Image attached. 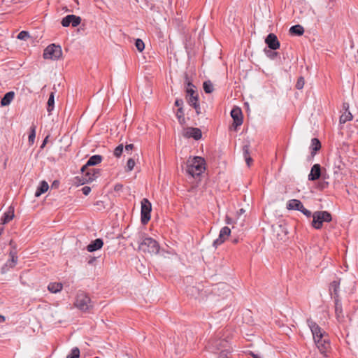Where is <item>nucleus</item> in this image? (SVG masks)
Instances as JSON below:
<instances>
[{
    "instance_id": "nucleus-1",
    "label": "nucleus",
    "mask_w": 358,
    "mask_h": 358,
    "mask_svg": "<svg viewBox=\"0 0 358 358\" xmlns=\"http://www.w3.org/2000/svg\"><path fill=\"white\" fill-rule=\"evenodd\" d=\"M204 169V159L201 157L190 158L187 162V172L192 177L200 176Z\"/></svg>"
},
{
    "instance_id": "nucleus-2",
    "label": "nucleus",
    "mask_w": 358,
    "mask_h": 358,
    "mask_svg": "<svg viewBox=\"0 0 358 358\" xmlns=\"http://www.w3.org/2000/svg\"><path fill=\"white\" fill-rule=\"evenodd\" d=\"M139 250L144 253L156 255L159 251V245L157 241L151 237H143L138 241Z\"/></svg>"
},
{
    "instance_id": "nucleus-3",
    "label": "nucleus",
    "mask_w": 358,
    "mask_h": 358,
    "mask_svg": "<svg viewBox=\"0 0 358 358\" xmlns=\"http://www.w3.org/2000/svg\"><path fill=\"white\" fill-rule=\"evenodd\" d=\"M332 216L330 213L325 210H317L313 213V221L311 225L315 229H320L323 222H330Z\"/></svg>"
},
{
    "instance_id": "nucleus-4",
    "label": "nucleus",
    "mask_w": 358,
    "mask_h": 358,
    "mask_svg": "<svg viewBox=\"0 0 358 358\" xmlns=\"http://www.w3.org/2000/svg\"><path fill=\"white\" fill-rule=\"evenodd\" d=\"M74 304L76 308L82 311L90 310L93 307L90 298L84 292L77 294Z\"/></svg>"
},
{
    "instance_id": "nucleus-5",
    "label": "nucleus",
    "mask_w": 358,
    "mask_h": 358,
    "mask_svg": "<svg viewBox=\"0 0 358 358\" xmlns=\"http://www.w3.org/2000/svg\"><path fill=\"white\" fill-rule=\"evenodd\" d=\"M43 56L45 59L57 60L62 56V48L59 45L50 44L45 48Z\"/></svg>"
},
{
    "instance_id": "nucleus-6",
    "label": "nucleus",
    "mask_w": 358,
    "mask_h": 358,
    "mask_svg": "<svg viewBox=\"0 0 358 358\" xmlns=\"http://www.w3.org/2000/svg\"><path fill=\"white\" fill-rule=\"evenodd\" d=\"M207 348L210 352L217 353L218 351L229 348V345L226 339L215 338L209 341Z\"/></svg>"
},
{
    "instance_id": "nucleus-7",
    "label": "nucleus",
    "mask_w": 358,
    "mask_h": 358,
    "mask_svg": "<svg viewBox=\"0 0 358 358\" xmlns=\"http://www.w3.org/2000/svg\"><path fill=\"white\" fill-rule=\"evenodd\" d=\"M141 220L142 224H147L150 220L152 205L148 199H143L141 202Z\"/></svg>"
},
{
    "instance_id": "nucleus-8",
    "label": "nucleus",
    "mask_w": 358,
    "mask_h": 358,
    "mask_svg": "<svg viewBox=\"0 0 358 358\" xmlns=\"http://www.w3.org/2000/svg\"><path fill=\"white\" fill-rule=\"evenodd\" d=\"M306 322L312 332L313 340L321 339L322 337L327 335L321 327L310 317L307 319Z\"/></svg>"
},
{
    "instance_id": "nucleus-9",
    "label": "nucleus",
    "mask_w": 358,
    "mask_h": 358,
    "mask_svg": "<svg viewBox=\"0 0 358 358\" xmlns=\"http://www.w3.org/2000/svg\"><path fill=\"white\" fill-rule=\"evenodd\" d=\"M82 180L81 184L89 183L94 180L100 175L99 169H87L84 173H82Z\"/></svg>"
},
{
    "instance_id": "nucleus-10",
    "label": "nucleus",
    "mask_w": 358,
    "mask_h": 358,
    "mask_svg": "<svg viewBox=\"0 0 358 358\" xmlns=\"http://www.w3.org/2000/svg\"><path fill=\"white\" fill-rule=\"evenodd\" d=\"M81 17L75 15H68L62 18L61 24L64 27L71 25L73 27H78L81 22Z\"/></svg>"
},
{
    "instance_id": "nucleus-11",
    "label": "nucleus",
    "mask_w": 358,
    "mask_h": 358,
    "mask_svg": "<svg viewBox=\"0 0 358 358\" xmlns=\"http://www.w3.org/2000/svg\"><path fill=\"white\" fill-rule=\"evenodd\" d=\"M315 345L321 354L326 355L330 349L331 345L327 335L321 338V339L314 340Z\"/></svg>"
},
{
    "instance_id": "nucleus-12",
    "label": "nucleus",
    "mask_w": 358,
    "mask_h": 358,
    "mask_svg": "<svg viewBox=\"0 0 358 358\" xmlns=\"http://www.w3.org/2000/svg\"><path fill=\"white\" fill-rule=\"evenodd\" d=\"M183 136L185 138H193L194 140H199L202 136V132L200 129L196 127H187L185 129Z\"/></svg>"
},
{
    "instance_id": "nucleus-13",
    "label": "nucleus",
    "mask_w": 358,
    "mask_h": 358,
    "mask_svg": "<svg viewBox=\"0 0 358 358\" xmlns=\"http://www.w3.org/2000/svg\"><path fill=\"white\" fill-rule=\"evenodd\" d=\"M231 116L234 120L233 125L236 128L243 124V113L240 108L234 107L231 111Z\"/></svg>"
},
{
    "instance_id": "nucleus-14",
    "label": "nucleus",
    "mask_w": 358,
    "mask_h": 358,
    "mask_svg": "<svg viewBox=\"0 0 358 358\" xmlns=\"http://www.w3.org/2000/svg\"><path fill=\"white\" fill-rule=\"evenodd\" d=\"M265 43L268 48L271 50H277L280 48V42L277 36L273 33L269 34L266 36Z\"/></svg>"
},
{
    "instance_id": "nucleus-15",
    "label": "nucleus",
    "mask_w": 358,
    "mask_h": 358,
    "mask_svg": "<svg viewBox=\"0 0 358 358\" xmlns=\"http://www.w3.org/2000/svg\"><path fill=\"white\" fill-rule=\"evenodd\" d=\"M102 159V156L99 155H95L90 157L87 163L81 168V172L84 173L88 166H96L100 164Z\"/></svg>"
},
{
    "instance_id": "nucleus-16",
    "label": "nucleus",
    "mask_w": 358,
    "mask_h": 358,
    "mask_svg": "<svg viewBox=\"0 0 358 358\" xmlns=\"http://www.w3.org/2000/svg\"><path fill=\"white\" fill-rule=\"evenodd\" d=\"M334 303L336 320L339 323H343L345 321V317L343 313L342 303L340 299L335 300Z\"/></svg>"
},
{
    "instance_id": "nucleus-17",
    "label": "nucleus",
    "mask_w": 358,
    "mask_h": 358,
    "mask_svg": "<svg viewBox=\"0 0 358 358\" xmlns=\"http://www.w3.org/2000/svg\"><path fill=\"white\" fill-rule=\"evenodd\" d=\"M321 166L319 164H314L310 170L308 178L310 181L318 180L321 177Z\"/></svg>"
},
{
    "instance_id": "nucleus-18",
    "label": "nucleus",
    "mask_w": 358,
    "mask_h": 358,
    "mask_svg": "<svg viewBox=\"0 0 358 358\" xmlns=\"http://www.w3.org/2000/svg\"><path fill=\"white\" fill-rule=\"evenodd\" d=\"M339 287H340V282L337 280H334L330 283L329 285V293L331 297L334 299V300H336L337 299H339Z\"/></svg>"
},
{
    "instance_id": "nucleus-19",
    "label": "nucleus",
    "mask_w": 358,
    "mask_h": 358,
    "mask_svg": "<svg viewBox=\"0 0 358 358\" xmlns=\"http://www.w3.org/2000/svg\"><path fill=\"white\" fill-rule=\"evenodd\" d=\"M103 245V240L101 238H96L94 241H92L87 246V250L89 252H94V251L101 249L102 248Z\"/></svg>"
},
{
    "instance_id": "nucleus-20",
    "label": "nucleus",
    "mask_w": 358,
    "mask_h": 358,
    "mask_svg": "<svg viewBox=\"0 0 358 358\" xmlns=\"http://www.w3.org/2000/svg\"><path fill=\"white\" fill-rule=\"evenodd\" d=\"M185 81L186 96H190L198 94L197 92L195 90L196 87L192 83L191 81L189 80L188 76L187 74L185 75Z\"/></svg>"
},
{
    "instance_id": "nucleus-21",
    "label": "nucleus",
    "mask_w": 358,
    "mask_h": 358,
    "mask_svg": "<svg viewBox=\"0 0 358 358\" xmlns=\"http://www.w3.org/2000/svg\"><path fill=\"white\" fill-rule=\"evenodd\" d=\"M344 167V164L342 162L341 155H337L334 158L333 164V171L334 174H338L340 171Z\"/></svg>"
},
{
    "instance_id": "nucleus-22",
    "label": "nucleus",
    "mask_w": 358,
    "mask_h": 358,
    "mask_svg": "<svg viewBox=\"0 0 358 358\" xmlns=\"http://www.w3.org/2000/svg\"><path fill=\"white\" fill-rule=\"evenodd\" d=\"M15 97V92L10 91L4 94L1 100V106H7L10 104Z\"/></svg>"
},
{
    "instance_id": "nucleus-23",
    "label": "nucleus",
    "mask_w": 358,
    "mask_h": 358,
    "mask_svg": "<svg viewBox=\"0 0 358 358\" xmlns=\"http://www.w3.org/2000/svg\"><path fill=\"white\" fill-rule=\"evenodd\" d=\"M303 203L301 202V201L298 199H291L288 201L287 204V208L289 210H300L301 208H303Z\"/></svg>"
},
{
    "instance_id": "nucleus-24",
    "label": "nucleus",
    "mask_w": 358,
    "mask_h": 358,
    "mask_svg": "<svg viewBox=\"0 0 358 358\" xmlns=\"http://www.w3.org/2000/svg\"><path fill=\"white\" fill-rule=\"evenodd\" d=\"M9 255L10 259L6 262V266H9L10 268H13L17 262V252L15 250H10Z\"/></svg>"
},
{
    "instance_id": "nucleus-25",
    "label": "nucleus",
    "mask_w": 358,
    "mask_h": 358,
    "mask_svg": "<svg viewBox=\"0 0 358 358\" xmlns=\"http://www.w3.org/2000/svg\"><path fill=\"white\" fill-rule=\"evenodd\" d=\"M48 188H49V185H48V182L45 180L41 181L35 192V196L36 197L40 196L42 194L48 191Z\"/></svg>"
},
{
    "instance_id": "nucleus-26",
    "label": "nucleus",
    "mask_w": 358,
    "mask_h": 358,
    "mask_svg": "<svg viewBox=\"0 0 358 358\" xmlns=\"http://www.w3.org/2000/svg\"><path fill=\"white\" fill-rule=\"evenodd\" d=\"M320 141L316 138H313L311 140V145L310 146V149L311 150V155L314 156L316 154V152L320 150Z\"/></svg>"
},
{
    "instance_id": "nucleus-27",
    "label": "nucleus",
    "mask_w": 358,
    "mask_h": 358,
    "mask_svg": "<svg viewBox=\"0 0 358 358\" xmlns=\"http://www.w3.org/2000/svg\"><path fill=\"white\" fill-rule=\"evenodd\" d=\"M243 157L245 158V162L248 165V166H250L252 163V159L250 156V145H245L243 147Z\"/></svg>"
},
{
    "instance_id": "nucleus-28",
    "label": "nucleus",
    "mask_w": 358,
    "mask_h": 358,
    "mask_svg": "<svg viewBox=\"0 0 358 358\" xmlns=\"http://www.w3.org/2000/svg\"><path fill=\"white\" fill-rule=\"evenodd\" d=\"M289 32L291 34L296 36H301L304 32L303 27L300 24H296L292 26L289 29Z\"/></svg>"
},
{
    "instance_id": "nucleus-29",
    "label": "nucleus",
    "mask_w": 358,
    "mask_h": 358,
    "mask_svg": "<svg viewBox=\"0 0 358 358\" xmlns=\"http://www.w3.org/2000/svg\"><path fill=\"white\" fill-rule=\"evenodd\" d=\"M48 290L52 293H57L62 289V284L59 282H50L48 286Z\"/></svg>"
},
{
    "instance_id": "nucleus-30",
    "label": "nucleus",
    "mask_w": 358,
    "mask_h": 358,
    "mask_svg": "<svg viewBox=\"0 0 358 358\" xmlns=\"http://www.w3.org/2000/svg\"><path fill=\"white\" fill-rule=\"evenodd\" d=\"M14 217V211L8 210L4 213L3 217L1 218V224H5L12 220Z\"/></svg>"
},
{
    "instance_id": "nucleus-31",
    "label": "nucleus",
    "mask_w": 358,
    "mask_h": 358,
    "mask_svg": "<svg viewBox=\"0 0 358 358\" xmlns=\"http://www.w3.org/2000/svg\"><path fill=\"white\" fill-rule=\"evenodd\" d=\"M176 117L180 124H185V113L183 110V107H180L178 108L176 112Z\"/></svg>"
},
{
    "instance_id": "nucleus-32",
    "label": "nucleus",
    "mask_w": 358,
    "mask_h": 358,
    "mask_svg": "<svg viewBox=\"0 0 358 358\" xmlns=\"http://www.w3.org/2000/svg\"><path fill=\"white\" fill-rule=\"evenodd\" d=\"M47 104V110L49 113H50V112L54 109L55 92H52L50 93Z\"/></svg>"
},
{
    "instance_id": "nucleus-33",
    "label": "nucleus",
    "mask_w": 358,
    "mask_h": 358,
    "mask_svg": "<svg viewBox=\"0 0 358 358\" xmlns=\"http://www.w3.org/2000/svg\"><path fill=\"white\" fill-rule=\"evenodd\" d=\"M231 229L228 227H224L221 229L219 237L222 238L223 241L230 235Z\"/></svg>"
},
{
    "instance_id": "nucleus-34",
    "label": "nucleus",
    "mask_w": 358,
    "mask_h": 358,
    "mask_svg": "<svg viewBox=\"0 0 358 358\" xmlns=\"http://www.w3.org/2000/svg\"><path fill=\"white\" fill-rule=\"evenodd\" d=\"M203 90L207 94H210L213 92L214 87L213 83L210 80H206L203 84Z\"/></svg>"
},
{
    "instance_id": "nucleus-35",
    "label": "nucleus",
    "mask_w": 358,
    "mask_h": 358,
    "mask_svg": "<svg viewBox=\"0 0 358 358\" xmlns=\"http://www.w3.org/2000/svg\"><path fill=\"white\" fill-rule=\"evenodd\" d=\"M275 50H271V49H267V48H265L264 49V53L265 55L270 59H275L278 55V53L277 52L275 51Z\"/></svg>"
},
{
    "instance_id": "nucleus-36",
    "label": "nucleus",
    "mask_w": 358,
    "mask_h": 358,
    "mask_svg": "<svg viewBox=\"0 0 358 358\" xmlns=\"http://www.w3.org/2000/svg\"><path fill=\"white\" fill-rule=\"evenodd\" d=\"M36 128V127L34 124L30 127V133L29 135V143L31 145L33 144L35 141Z\"/></svg>"
},
{
    "instance_id": "nucleus-37",
    "label": "nucleus",
    "mask_w": 358,
    "mask_h": 358,
    "mask_svg": "<svg viewBox=\"0 0 358 358\" xmlns=\"http://www.w3.org/2000/svg\"><path fill=\"white\" fill-rule=\"evenodd\" d=\"M352 119V115L350 111H345L344 114H343L340 117V122L345 123L347 121L351 120Z\"/></svg>"
},
{
    "instance_id": "nucleus-38",
    "label": "nucleus",
    "mask_w": 358,
    "mask_h": 358,
    "mask_svg": "<svg viewBox=\"0 0 358 358\" xmlns=\"http://www.w3.org/2000/svg\"><path fill=\"white\" fill-rule=\"evenodd\" d=\"M186 101L190 106H192L194 103H199V94H196L193 96H186Z\"/></svg>"
},
{
    "instance_id": "nucleus-39",
    "label": "nucleus",
    "mask_w": 358,
    "mask_h": 358,
    "mask_svg": "<svg viewBox=\"0 0 358 358\" xmlns=\"http://www.w3.org/2000/svg\"><path fill=\"white\" fill-rule=\"evenodd\" d=\"M80 357V350L75 347L73 348L70 354H69L66 357V358H79Z\"/></svg>"
},
{
    "instance_id": "nucleus-40",
    "label": "nucleus",
    "mask_w": 358,
    "mask_h": 358,
    "mask_svg": "<svg viewBox=\"0 0 358 358\" xmlns=\"http://www.w3.org/2000/svg\"><path fill=\"white\" fill-rule=\"evenodd\" d=\"M230 347L226 349L222 350L219 353V358H230L231 350Z\"/></svg>"
},
{
    "instance_id": "nucleus-41",
    "label": "nucleus",
    "mask_w": 358,
    "mask_h": 358,
    "mask_svg": "<svg viewBox=\"0 0 358 358\" xmlns=\"http://www.w3.org/2000/svg\"><path fill=\"white\" fill-rule=\"evenodd\" d=\"M123 149H124L123 144H120L119 145H117L114 150V152H113L114 155L116 157H120L122 154Z\"/></svg>"
},
{
    "instance_id": "nucleus-42",
    "label": "nucleus",
    "mask_w": 358,
    "mask_h": 358,
    "mask_svg": "<svg viewBox=\"0 0 358 358\" xmlns=\"http://www.w3.org/2000/svg\"><path fill=\"white\" fill-rule=\"evenodd\" d=\"M135 46L139 52H142L145 48V44L141 39H136L135 42Z\"/></svg>"
},
{
    "instance_id": "nucleus-43",
    "label": "nucleus",
    "mask_w": 358,
    "mask_h": 358,
    "mask_svg": "<svg viewBox=\"0 0 358 358\" xmlns=\"http://www.w3.org/2000/svg\"><path fill=\"white\" fill-rule=\"evenodd\" d=\"M135 166V161L132 158H129L127 160V166H126V171H131L133 170Z\"/></svg>"
},
{
    "instance_id": "nucleus-44",
    "label": "nucleus",
    "mask_w": 358,
    "mask_h": 358,
    "mask_svg": "<svg viewBox=\"0 0 358 358\" xmlns=\"http://www.w3.org/2000/svg\"><path fill=\"white\" fill-rule=\"evenodd\" d=\"M30 36H29V34L28 31H20L17 38L20 40H27L28 38H29Z\"/></svg>"
},
{
    "instance_id": "nucleus-45",
    "label": "nucleus",
    "mask_w": 358,
    "mask_h": 358,
    "mask_svg": "<svg viewBox=\"0 0 358 358\" xmlns=\"http://www.w3.org/2000/svg\"><path fill=\"white\" fill-rule=\"evenodd\" d=\"M304 78L303 77H299L296 83V88L298 90H301L304 86Z\"/></svg>"
},
{
    "instance_id": "nucleus-46",
    "label": "nucleus",
    "mask_w": 358,
    "mask_h": 358,
    "mask_svg": "<svg viewBox=\"0 0 358 358\" xmlns=\"http://www.w3.org/2000/svg\"><path fill=\"white\" fill-rule=\"evenodd\" d=\"M299 211L301 212L307 217H313L311 211L305 208L304 206H303V208H301Z\"/></svg>"
},
{
    "instance_id": "nucleus-47",
    "label": "nucleus",
    "mask_w": 358,
    "mask_h": 358,
    "mask_svg": "<svg viewBox=\"0 0 358 358\" xmlns=\"http://www.w3.org/2000/svg\"><path fill=\"white\" fill-rule=\"evenodd\" d=\"M192 106L194 108V110L196 111V113L198 115L201 113V107H200L199 103H194Z\"/></svg>"
},
{
    "instance_id": "nucleus-48",
    "label": "nucleus",
    "mask_w": 358,
    "mask_h": 358,
    "mask_svg": "<svg viewBox=\"0 0 358 358\" xmlns=\"http://www.w3.org/2000/svg\"><path fill=\"white\" fill-rule=\"evenodd\" d=\"M223 242L224 241H223L222 238H221L220 237H218L213 241V247L217 248L218 245H221Z\"/></svg>"
},
{
    "instance_id": "nucleus-49",
    "label": "nucleus",
    "mask_w": 358,
    "mask_h": 358,
    "mask_svg": "<svg viewBox=\"0 0 358 358\" xmlns=\"http://www.w3.org/2000/svg\"><path fill=\"white\" fill-rule=\"evenodd\" d=\"M174 104L179 108L180 107H183L184 101L182 99H176Z\"/></svg>"
},
{
    "instance_id": "nucleus-50",
    "label": "nucleus",
    "mask_w": 358,
    "mask_h": 358,
    "mask_svg": "<svg viewBox=\"0 0 358 358\" xmlns=\"http://www.w3.org/2000/svg\"><path fill=\"white\" fill-rule=\"evenodd\" d=\"M82 192L85 196L88 195L91 192V188L88 186H85L82 188Z\"/></svg>"
},
{
    "instance_id": "nucleus-51",
    "label": "nucleus",
    "mask_w": 358,
    "mask_h": 358,
    "mask_svg": "<svg viewBox=\"0 0 358 358\" xmlns=\"http://www.w3.org/2000/svg\"><path fill=\"white\" fill-rule=\"evenodd\" d=\"M59 180H54L53 182L52 183L51 187L57 189L59 187Z\"/></svg>"
},
{
    "instance_id": "nucleus-52",
    "label": "nucleus",
    "mask_w": 358,
    "mask_h": 358,
    "mask_svg": "<svg viewBox=\"0 0 358 358\" xmlns=\"http://www.w3.org/2000/svg\"><path fill=\"white\" fill-rule=\"evenodd\" d=\"M134 148V144H127L126 146H125V150L126 151H129V150H131Z\"/></svg>"
},
{
    "instance_id": "nucleus-53",
    "label": "nucleus",
    "mask_w": 358,
    "mask_h": 358,
    "mask_svg": "<svg viewBox=\"0 0 358 358\" xmlns=\"http://www.w3.org/2000/svg\"><path fill=\"white\" fill-rule=\"evenodd\" d=\"M248 355H250L251 357H252L253 358H261L257 354H255L252 351H249L248 352Z\"/></svg>"
},
{
    "instance_id": "nucleus-54",
    "label": "nucleus",
    "mask_w": 358,
    "mask_h": 358,
    "mask_svg": "<svg viewBox=\"0 0 358 358\" xmlns=\"http://www.w3.org/2000/svg\"><path fill=\"white\" fill-rule=\"evenodd\" d=\"M343 109L347 112V111H349L348 109H349V104L348 103H343Z\"/></svg>"
},
{
    "instance_id": "nucleus-55",
    "label": "nucleus",
    "mask_w": 358,
    "mask_h": 358,
    "mask_svg": "<svg viewBox=\"0 0 358 358\" xmlns=\"http://www.w3.org/2000/svg\"><path fill=\"white\" fill-rule=\"evenodd\" d=\"M226 223L228 224H232V219L230 218L229 217L227 216L226 217Z\"/></svg>"
},
{
    "instance_id": "nucleus-56",
    "label": "nucleus",
    "mask_w": 358,
    "mask_h": 358,
    "mask_svg": "<svg viewBox=\"0 0 358 358\" xmlns=\"http://www.w3.org/2000/svg\"><path fill=\"white\" fill-rule=\"evenodd\" d=\"M48 136H46L45 138L44 139L41 148H43L45 145L46 144L47 141H48Z\"/></svg>"
},
{
    "instance_id": "nucleus-57",
    "label": "nucleus",
    "mask_w": 358,
    "mask_h": 358,
    "mask_svg": "<svg viewBox=\"0 0 358 358\" xmlns=\"http://www.w3.org/2000/svg\"><path fill=\"white\" fill-rule=\"evenodd\" d=\"M245 212V210L243 209V208H241L238 211V215H241L243 213H244Z\"/></svg>"
},
{
    "instance_id": "nucleus-58",
    "label": "nucleus",
    "mask_w": 358,
    "mask_h": 358,
    "mask_svg": "<svg viewBox=\"0 0 358 358\" xmlns=\"http://www.w3.org/2000/svg\"><path fill=\"white\" fill-rule=\"evenodd\" d=\"M5 321V317L0 315V322H3Z\"/></svg>"
},
{
    "instance_id": "nucleus-59",
    "label": "nucleus",
    "mask_w": 358,
    "mask_h": 358,
    "mask_svg": "<svg viewBox=\"0 0 358 358\" xmlns=\"http://www.w3.org/2000/svg\"><path fill=\"white\" fill-rule=\"evenodd\" d=\"M3 231H4V228H3V227H1V228H0V237H1V235L3 234Z\"/></svg>"
},
{
    "instance_id": "nucleus-60",
    "label": "nucleus",
    "mask_w": 358,
    "mask_h": 358,
    "mask_svg": "<svg viewBox=\"0 0 358 358\" xmlns=\"http://www.w3.org/2000/svg\"><path fill=\"white\" fill-rule=\"evenodd\" d=\"M122 187L121 185H115V189H119L120 187Z\"/></svg>"
},
{
    "instance_id": "nucleus-61",
    "label": "nucleus",
    "mask_w": 358,
    "mask_h": 358,
    "mask_svg": "<svg viewBox=\"0 0 358 358\" xmlns=\"http://www.w3.org/2000/svg\"><path fill=\"white\" fill-rule=\"evenodd\" d=\"M233 243H238V239H236V238L234 239V240H233Z\"/></svg>"
},
{
    "instance_id": "nucleus-62",
    "label": "nucleus",
    "mask_w": 358,
    "mask_h": 358,
    "mask_svg": "<svg viewBox=\"0 0 358 358\" xmlns=\"http://www.w3.org/2000/svg\"><path fill=\"white\" fill-rule=\"evenodd\" d=\"M9 244H10V245H13V241L11 240V241H10Z\"/></svg>"
}]
</instances>
